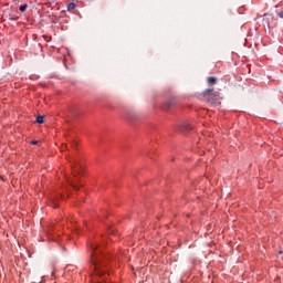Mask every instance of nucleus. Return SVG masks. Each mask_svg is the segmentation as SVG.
<instances>
[{"label": "nucleus", "instance_id": "obj_1", "mask_svg": "<svg viewBox=\"0 0 283 283\" xmlns=\"http://www.w3.org/2000/svg\"><path fill=\"white\" fill-rule=\"evenodd\" d=\"M91 250V262L93 264V271H95V275L97 277H101V275L105 273V271H103V266H105V263H103L98 258V245L92 243Z\"/></svg>", "mask_w": 283, "mask_h": 283}, {"label": "nucleus", "instance_id": "obj_2", "mask_svg": "<svg viewBox=\"0 0 283 283\" xmlns=\"http://www.w3.org/2000/svg\"><path fill=\"white\" fill-rule=\"evenodd\" d=\"M71 169H72V175H73V180H69V184L71 185V187H73V189H75V191H78V186L76 185V182H78L80 180V176L81 174H83V165H81L78 161L74 160L71 164Z\"/></svg>", "mask_w": 283, "mask_h": 283}, {"label": "nucleus", "instance_id": "obj_3", "mask_svg": "<svg viewBox=\"0 0 283 283\" xmlns=\"http://www.w3.org/2000/svg\"><path fill=\"white\" fill-rule=\"evenodd\" d=\"M203 97L211 105H220V92L209 88L203 91Z\"/></svg>", "mask_w": 283, "mask_h": 283}, {"label": "nucleus", "instance_id": "obj_4", "mask_svg": "<svg viewBox=\"0 0 283 283\" xmlns=\"http://www.w3.org/2000/svg\"><path fill=\"white\" fill-rule=\"evenodd\" d=\"M207 83L209 85H216V83H218V78L213 77V76H210L207 78Z\"/></svg>", "mask_w": 283, "mask_h": 283}, {"label": "nucleus", "instance_id": "obj_5", "mask_svg": "<svg viewBox=\"0 0 283 283\" xmlns=\"http://www.w3.org/2000/svg\"><path fill=\"white\" fill-rule=\"evenodd\" d=\"M174 105H176V99H168L166 102V107H174Z\"/></svg>", "mask_w": 283, "mask_h": 283}, {"label": "nucleus", "instance_id": "obj_6", "mask_svg": "<svg viewBox=\"0 0 283 283\" xmlns=\"http://www.w3.org/2000/svg\"><path fill=\"white\" fill-rule=\"evenodd\" d=\"M43 115H39L35 119V123H38L39 125H43Z\"/></svg>", "mask_w": 283, "mask_h": 283}, {"label": "nucleus", "instance_id": "obj_7", "mask_svg": "<svg viewBox=\"0 0 283 283\" xmlns=\"http://www.w3.org/2000/svg\"><path fill=\"white\" fill-rule=\"evenodd\" d=\"M19 10L20 12H25V10H28V3L20 6Z\"/></svg>", "mask_w": 283, "mask_h": 283}, {"label": "nucleus", "instance_id": "obj_8", "mask_svg": "<svg viewBox=\"0 0 283 283\" xmlns=\"http://www.w3.org/2000/svg\"><path fill=\"white\" fill-rule=\"evenodd\" d=\"M181 129L189 130V129H191V126H189V124H184V125H181Z\"/></svg>", "mask_w": 283, "mask_h": 283}, {"label": "nucleus", "instance_id": "obj_9", "mask_svg": "<svg viewBox=\"0 0 283 283\" xmlns=\"http://www.w3.org/2000/svg\"><path fill=\"white\" fill-rule=\"evenodd\" d=\"M69 10H74V8H76V4L75 3H70L67 6Z\"/></svg>", "mask_w": 283, "mask_h": 283}, {"label": "nucleus", "instance_id": "obj_10", "mask_svg": "<svg viewBox=\"0 0 283 283\" xmlns=\"http://www.w3.org/2000/svg\"><path fill=\"white\" fill-rule=\"evenodd\" d=\"M134 118H136V115L129 113V114H128V120H134Z\"/></svg>", "mask_w": 283, "mask_h": 283}, {"label": "nucleus", "instance_id": "obj_11", "mask_svg": "<svg viewBox=\"0 0 283 283\" xmlns=\"http://www.w3.org/2000/svg\"><path fill=\"white\" fill-rule=\"evenodd\" d=\"M276 17H279V19H283V11H277Z\"/></svg>", "mask_w": 283, "mask_h": 283}, {"label": "nucleus", "instance_id": "obj_12", "mask_svg": "<svg viewBox=\"0 0 283 283\" xmlns=\"http://www.w3.org/2000/svg\"><path fill=\"white\" fill-rule=\"evenodd\" d=\"M53 207H54V208L59 207V203L53 202Z\"/></svg>", "mask_w": 283, "mask_h": 283}, {"label": "nucleus", "instance_id": "obj_13", "mask_svg": "<svg viewBox=\"0 0 283 283\" xmlns=\"http://www.w3.org/2000/svg\"><path fill=\"white\" fill-rule=\"evenodd\" d=\"M39 142H36V140H34V142H32V145H36Z\"/></svg>", "mask_w": 283, "mask_h": 283}, {"label": "nucleus", "instance_id": "obj_14", "mask_svg": "<svg viewBox=\"0 0 283 283\" xmlns=\"http://www.w3.org/2000/svg\"><path fill=\"white\" fill-rule=\"evenodd\" d=\"M73 147H76V144H73Z\"/></svg>", "mask_w": 283, "mask_h": 283}]
</instances>
